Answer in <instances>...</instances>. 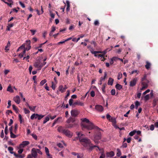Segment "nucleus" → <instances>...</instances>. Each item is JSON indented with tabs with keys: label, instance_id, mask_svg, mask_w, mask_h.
I'll return each instance as SVG.
<instances>
[{
	"label": "nucleus",
	"instance_id": "obj_21",
	"mask_svg": "<svg viewBox=\"0 0 158 158\" xmlns=\"http://www.w3.org/2000/svg\"><path fill=\"white\" fill-rule=\"evenodd\" d=\"M66 2L67 4V8H66V11L67 12H68L70 10V3L69 1L67 0L66 1Z\"/></svg>",
	"mask_w": 158,
	"mask_h": 158
},
{
	"label": "nucleus",
	"instance_id": "obj_19",
	"mask_svg": "<svg viewBox=\"0 0 158 158\" xmlns=\"http://www.w3.org/2000/svg\"><path fill=\"white\" fill-rule=\"evenodd\" d=\"M75 121V118L72 117L69 118L67 120V123H73Z\"/></svg>",
	"mask_w": 158,
	"mask_h": 158
},
{
	"label": "nucleus",
	"instance_id": "obj_60",
	"mask_svg": "<svg viewBox=\"0 0 158 158\" xmlns=\"http://www.w3.org/2000/svg\"><path fill=\"white\" fill-rule=\"evenodd\" d=\"M30 31L32 33V35H34L36 32V30L31 29L30 30Z\"/></svg>",
	"mask_w": 158,
	"mask_h": 158
},
{
	"label": "nucleus",
	"instance_id": "obj_57",
	"mask_svg": "<svg viewBox=\"0 0 158 158\" xmlns=\"http://www.w3.org/2000/svg\"><path fill=\"white\" fill-rule=\"evenodd\" d=\"M26 43L27 46H28V45H30L31 41L30 40H26Z\"/></svg>",
	"mask_w": 158,
	"mask_h": 158
},
{
	"label": "nucleus",
	"instance_id": "obj_15",
	"mask_svg": "<svg viewBox=\"0 0 158 158\" xmlns=\"http://www.w3.org/2000/svg\"><path fill=\"white\" fill-rule=\"evenodd\" d=\"M107 73L106 72H105L104 73V77H101L100 78V80L98 82V84L100 85H102V81L103 80H104L105 78L107 76Z\"/></svg>",
	"mask_w": 158,
	"mask_h": 158
},
{
	"label": "nucleus",
	"instance_id": "obj_30",
	"mask_svg": "<svg viewBox=\"0 0 158 158\" xmlns=\"http://www.w3.org/2000/svg\"><path fill=\"white\" fill-rule=\"evenodd\" d=\"M116 151H117V153H116L117 156L118 157L120 156L121 155V153L120 150L118 148H117V149Z\"/></svg>",
	"mask_w": 158,
	"mask_h": 158
},
{
	"label": "nucleus",
	"instance_id": "obj_54",
	"mask_svg": "<svg viewBox=\"0 0 158 158\" xmlns=\"http://www.w3.org/2000/svg\"><path fill=\"white\" fill-rule=\"evenodd\" d=\"M5 135H7L8 133V126L7 125L6 126L5 129Z\"/></svg>",
	"mask_w": 158,
	"mask_h": 158
},
{
	"label": "nucleus",
	"instance_id": "obj_18",
	"mask_svg": "<svg viewBox=\"0 0 158 158\" xmlns=\"http://www.w3.org/2000/svg\"><path fill=\"white\" fill-rule=\"evenodd\" d=\"M114 152L111 151L110 152H107L106 153L107 157H112L114 156Z\"/></svg>",
	"mask_w": 158,
	"mask_h": 158
},
{
	"label": "nucleus",
	"instance_id": "obj_10",
	"mask_svg": "<svg viewBox=\"0 0 158 158\" xmlns=\"http://www.w3.org/2000/svg\"><path fill=\"white\" fill-rule=\"evenodd\" d=\"M137 78H135L133 79V80H131L130 82V86L131 87H133L135 86L137 81Z\"/></svg>",
	"mask_w": 158,
	"mask_h": 158
},
{
	"label": "nucleus",
	"instance_id": "obj_53",
	"mask_svg": "<svg viewBox=\"0 0 158 158\" xmlns=\"http://www.w3.org/2000/svg\"><path fill=\"white\" fill-rule=\"evenodd\" d=\"M52 87L53 89L55 90L56 88V85L55 84H54L53 82H52Z\"/></svg>",
	"mask_w": 158,
	"mask_h": 158
},
{
	"label": "nucleus",
	"instance_id": "obj_48",
	"mask_svg": "<svg viewBox=\"0 0 158 158\" xmlns=\"http://www.w3.org/2000/svg\"><path fill=\"white\" fill-rule=\"evenodd\" d=\"M18 127V125L17 124H15V129L14 130V132L15 133H16V132L17 130Z\"/></svg>",
	"mask_w": 158,
	"mask_h": 158
},
{
	"label": "nucleus",
	"instance_id": "obj_34",
	"mask_svg": "<svg viewBox=\"0 0 158 158\" xmlns=\"http://www.w3.org/2000/svg\"><path fill=\"white\" fill-rule=\"evenodd\" d=\"M67 94L64 98V100L65 101L67 100L68 99L67 97L70 95V91L69 90H68L67 91Z\"/></svg>",
	"mask_w": 158,
	"mask_h": 158
},
{
	"label": "nucleus",
	"instance_id": "obj_52",
	"mask_svg": "<svg viewBox=\"0 0 158 158\" xmlns=\"http://www.w3.org/2000/svg\"><path fill=\"white\" fill-rule=\"evenodd\" d=\"M157 101V100L156 99H155L153 100V105L154 106H155L156 105Z\"/></svg>",
	"mask_w": 158,
	"mask_h": 158
},
{
	"label": "nucleus",
	"instance_id": "obj_2",
	"mask_svg": "<svg viewBox=\"0 0 158 158\" xmlns=\"http://www.w3.org/2000/svg\"><path fill=\"white\" fill-rule=\"evenodd\" d=\"M78 137L79 138V141L81 144L85 148H87L88 145L91 143L90 140L87 138L83 137L84 135L80 133H77Z\"/></svg>",
	"mask_w": 158,
	"mask_h": 158
},
{
	"label": "nucleus",
	"instance_id": "obj_38",
	"mask_svg": "<svg viewBox=\"0 0 158 158\" xmlns=\"http://www.w3.org/2000/svg\"><path fill=\"white\" fill-rule=\"evenodd\" d=\"M10 133V136L11 138H15L17 137V136L15 135L12 132H11Z\"/></svg>",
	"mask_w": 158,
	"mask_h": 158
},
{
	"label": "nucleus",
	"instance_id": "obj_56",
	"mask_svg": "<svg viewBox=\"0 0 158 158\" xmlns=\"http://www.w3.org/2000/svg\"><path fill=\"white\" fill-rule=\"evenodd\" d=\"M139 72V71L137 70H134L132 71L131 73H130L131 74H134V73H136L137 74H138V73Z\"/></svg>",
	"mask_w": 158,
	"mask_h": 158
},
{
	"label": "nucleus",
	"instance_id": "obj_46",
	"mask_svg": "<svg viewBox=\"0 0 158 158\" xmlns=\"http://www.w3.org/2000/svg\"><path fill=\"white\" fill-rule=\"evenodd\" d=\"M136 131L135 130H134L133 131L129 133V135L131 136H132L136 133Z\"/></svg>",
	"mask_w": 158,
	"mask_h": 158
},
{
	"label": "nucleus",
	"instance_id": "obj_58",
	"mask_svg": "<svg viewBox=\"0 0 158 158\" xmlns=\"http://www.w3.org/2000/svg\"><path fill=\"white\" fill-rule=\"evenodd\" d=\"M90 95L92 97H94L95 95V92L94 91H92L90 92Z\"/></svg>",
	"mask_w": 158,
	"mask_h": 158
},
{
	"label": "nucleus",
	"instance_id": "obj_28",
	"mask_svg": "<svg viewBox=\"0 0 158 158\" xmlns=\"http://www.w3.org/2000/svg\"><path fill=\"white\" fill-rule=\"evenodd\" d=\"M7 90L8 91H9L10 92H13V90L12 89L11 87V85H9L7 87Z\"/></svg>",
	"mask_w": 158,
	"mask_h": 158
},
{
	"label": "nucleus",
	"instance_id": "obj_9",
	"mask_svg": "<svg viewBox=\"0 0 158 158\" xmlns=\"http://www.w3.org/2000/svg\"><path fill=\"white\" fill-rule=\"evenodd\" d=\"M71 114L72 116L75 117L79 114V111L76 110H73L71 111Z\"/></svg>",
	"mask_w": 158,
	"mask_h": 158
},
{
	"label": "nucleus",
	"instance_id": "obj_41",
	"mask_svg": "<svg viewBox=\"0 0 158 158\" xmlns=\"http://www.w3.org/2000/svg\"><path fill=\"white\" fill-rule=\"evenodd\" d=\"M49 120V118L48 116L46 117L45 118V119L43 121V123H45L47 122Z\"/></svg>",
	"mask_w": 158,
	"mask_h": 158
},
{
	"label": "nucleus",
	"instance_id": "obj_33",
	"mask_svg": "<svg viewBox=\"0 0 158 158\" xmlns=\"http://www.w3.org/2000/svg\"><path fill=\"white\" fill-rule=\"evenodd\" d=\"M36 107V106H29V108L30 110L33 112H35V109Z\"/></svg>",
	"mask_w": 158,
	"mask_h": 158
},
{
	"label": "nucleus",
	"instance_id": "obj_25",
	"mask_svg": "<svg viewBox=\"0 0 158 158\" xmlns=\"http://www.w3.org/2000/svg\"><path fill=\"white\" fill-rule=\"evenodd\" d=\"M14 156L15 157L17 158H23L25 156L24 155H18V154L15 153L14 154Z\"/></svg>",
	"mask_w": 158,
	"mask_h": 158
},
{
	"label": "nucleus",
	"instance_id": "obj_55",
	"mask_svg": "<svg viewBox=\"0 0 158 158\" xmlns=\"http://www.w3.org/2000/svg\"><path fill=\"white\" fill-rule=\"evenodd\" d=\"M115 89H112L111 91V93L112 95H114L115 94Z\"/></svg>",
	"mask_w": 158,
	"mask_h": 158
},
{
	"label": "nucleus",
	"instance_id": "obj_43",
	"mask_svg": "<svg viewBox=\"0 0 158 158\" xmlns=\"http://www.w3.org/2000/svg\"><path fill=\"white\" fill-rule=\"evenodd\" d=\"M122 76L123 75L122 73H119L118 75V79L119 80L122 77Z\"/></svg>",
	"mask_w": 158,
	"mask_h": 158
},
{
	"label": "nucleus",
	"instance_id": "obj_22",
	"mask_svg": "<svg viewBox=\"0 0 158 158\" xmlns=\"http://www.w3.org/2000/svg\"><path fill=\"white\" fill-rule=\"evenodd\" d=\"M8 150L9 151V152L11 154H13L14 155V154L15 153L14 152H13V150H14L13 148L11 147H9L8 148Z\"/></svg>",
	"mask_w": 158,
	"mask_h": 158
},
{
	"label": "nucleus",
	"instance_id": "obj_45",
	"mask_svg": "<svg viewBox=\"0 0 158 158\" xmlns=\"http://www.w3.org/2000/svg\"><path fill=\"white\" fill-rule=\"evenodd\" d=\"M126 140V139L124 138V141L123 142V145L122 146V147L123 148H126L127 147V144L126 143H125V142Z\"/></svg>",
	"mask_w": 158,
	"mask_h": 158
},
{
	"label": "nucleus",
	"instance_id": "obj_23",
	"mask_svg": "<svg viewBox=\"0 0 158 158\" xmlns=\"http://www.w3.org/2000/svg\"><path fill=\"white\" fill-rule=\"evenodd\" d=\"M111 47V48L110 49V48H108L106 49L103 52H101L100 53H103V54L104 55L106 54L107 52L109 51L112 49V48H113V47Z\"/></svg>",
	"mask_w": 158,
	"mask_h": 158
},
{
	"label": "nucleus",
	"instance_id": "obj_39",
	"mask_svg": "<svg viewBox=\"0 0 158 158\" xmlns=\"http://www.w3.org/2000/svg\"><path fill=\"white\" fill-rule=\"evenodd\" d=\"M140 105V103L138 101H136L135 102V108L136 109H137L138 107Z\"/></svg>",
	"mask_w": 158,
	"mask_h": 158
},
{
	"label": "nucleus",
	"instance_id": "obj_26",
	"mask_svg": "<svg viewBox=\"0 0 158 158\" xmlns=\"http://www.w3.org/2000/svg\"><path fill=\"white\" fill-rule=\"evenodd\" d=\"M40 63L39 62H37L35 63L34 64V66L36 68H37L38 69V70H39L40 68Z\"/></svg>",
	"mask_w": 158,
	"mask_h": 158
},
{
	"label": "nucleus",
	"instance_id": "obj_42",
	"mask_svg": "<svg viewBox=\"0 0 158 158\" xmlns=\"http://www.w3.org/2000/svg\"><path fill=\"white\" fill-rule=\"evenodd\" d=\"M106 84H104L102 85V89L103 92H105V89L106 88Z\"/></svg>",
	"mask_w": 158,
	"mask_h": 158
},
{
	"label": "nucleus",
	"instance_id": "obj_64",
	"mask_svg": "<svg viewBox=\"0 0 158 158\" xmlns=\"http://www.w3.org/2000/svg\"><path fill=\"white\" fill-rule=\"evenodd\" d=\"M99 24V23L98 20H95L94 22V24L96 26L98 25Z\"/></svg>",
	"mask_w": 158,
	"mask_h": 158
},
{
	"label": "nucleus",
	"instance_id": "obj_40",
	"mask_svg": "<svg viewBox=\"0 0 158 158\" xmlns=\"http://www.w3.org/2000/svg\"><path fill=\"white\" fill-rule=\"evenodd\" d=\"M13 109L14 110L16 113H18V109L16 107V106L15 105H13L12 106Z\"/></svg>",
	"mask_w": 158,
	"mask_h": 158
},
{
	"label": "nucleus",
	"instance_id": "obj_59",
	"mask_svg": "<svg viewBox=\"0 0 158 158\" xmlns=\"http://www.w3.org/2000/svg\"><path fill=\"white\" fill-rule=\"evenodd\" d=\"M31 135L35 140H36L37 139V137L36 135L32 134Z\"/></svg>",
	"mask_w": 158,
	"mask_h": 158
},
{
	"label": "nucleus",
	"instance_id": "obj_20",
	"mask_svg": "<svg viewBox=\"0 0 158 158\" xmlns=\"http://www.w3.org/2000/svg\"><path fill=\"white\" fill-rule=\"evenodd\" d=\"M114 81V79L113 78L111 77L109 78L108 81V85H113Z\"/></svg>",
	"mask_w": 158,
	"mask_h": 158
},
{
	"label": "nucleus",
	"instance_id": "obj_36",
	"mask_svg": "<svg viewBox=\"0 0 158 158\" xmlns=\"http://www.w3.org/2000/svg\"><path fill=\"white\" fill-rule=\"evenodd\" d=\"M116 59V57H114L111 59L110 61V64H112L114 63V60H115Z\"/></svg>",
	"mask_w": 158,
	"mask_h": 158
},
{
	"label": "nucleus",
	"instance_id": "obj_5",
	"mask_svg": "<svg viewBox=\"0 0 158 158\" xmlns=\"http://www.w3.org/2000/svg\"><path fill=\"white\" fill-rule=\"evenodd\" d=\"M102 134L101 132L97 131L94 135V140L96 143H98V140L101 138Z\"/></svg>",
	"mask_w": 158,
	"mask_h": 158
},
{
	"label": "nucleus",
	"instance_id": "obj_51",
	"mask_svg": "<svg viewBox=\"0 0 158 158\" xmlns=\"http://www.w3.org/2000/svg\"><path fill=\"white\" fill-rule=\"evenodd\" d=\"M23 110L25 114H28L30 112V111L26 108H24Z\"/></svg>",
	"mask_w": 158,
	"mask_h": 158
},
{
	"label": "nucleus",
	"instance_id": "obj_37",
	"mask_svg": "<svg viewBox=\"0 0 158 158\" xmlns=\"http://www.w3.org/2000/svg\"><path fill=\"white\" fill-rule=\"evenodd\" d=\"M73 100L72 98H71L69 100V104L70 106H73Z\"/></svg>",
	"mask_w": 158,
	"mask_h": 158
},
{
	"label": "nucleus",
	"instance_id": "obj_35",
	"mask_svg": "<svg viewBox=\"0 0 158 158\" xmlns=\"http://www.w3.org/2000/svg\"><path fill=\"white\" fill-rule=\"evenodd\" d=\"M45 149L46 155H47V156H49L50 155L49 153V151L48 148L47 147H45Z\"/></svg>",
	"mask_w": 158,
	"mask_h": 158
},
{
	"label": "nucleus",
	"instance_id": "obj_1",
	"mask_svg": "<svg viewBox=\"0 0 158 158\" xmlns=\"http://www.w3.org/2000/svg\"><path fill=\"white\" fill-rule=\"evenodd\" d=\"M81 120L82 122L81 125L83 130L85 129L91 130L94 128H98L97 127H95L92 123L90 122L89 120L86 118H81Z\"/></svg>",
	"mask_w": 158,
	"mask_h": 158
},
{
	"label": "nucleus",
	"instance_id": "obj_31",
	"mask_svg": "<svg viewBox=\"0 0 158 158\" xmlns=\"http://www.w3.org/2000/svg\"><path fill=\"white\" fill-rule=\"evenodd\" d=\"M58 89L60 91L61 93H63L64 92V90L63 89V85H60Z\"/></svg>",
	"mask_w": 158,
	"mask_h": 158
},
{
	"label": "nucleus",
	"instance_id": "obj_4",
	"mask_svg": "<svg viewBox=\"0 0 158 158\" xmlns=\"http://www.w3.org/2000/svg\"><path fill=\"white\" fill-rule=\"evenodd\" d=\"M58 131L61 133H62L66 136L71 137L72 136V133L68 130L64 129L62 127H59L57 129Z\"/></svg>",
	"mask_w": 158,
	"mask_h": 158
},
{
	"label": "nucleus",
	"instance_id": "obj_44",
	"mask_svg": "<svg viewBox=\"0 0 158 158\" xmlns=\"http://www.w3.org/2000/svg\"><path fill=\"white\" fill-rule=\"evenodd\" d=\"M149 95L147 94L145 95L144 97V99L145 101H147L149 99Z\"/></svg>",
	"mask_w": 158,
	"mask_h": 158
},
{
	"label": "nucleus",
	"instance_id": "obj_49",
	"mask_svg": "<svg viewBox=\"0 0 158 158\" xmlns=\"http://www.w3.org/2000/svg\"><path fill=\"white\" fill-rule=\"evenodd\" d=\"M25 48V45L23 44L17 50V51L18 52L20 49H23V48Z\"/></svg>",
	"mask_w": 158,
	"mask_h": 158
},
{
	"label": "nucleus",
	"instance_id": "obj_27",
	"mask_svg": "<svg viewBox=\"0 0 158 158\" xmlns=\"http://www.w3.org/2000/svg\"><path fill=\"white\" fill-rule=\"evenodd\" d=\"M91 52V53L93 54H94V56L96 57H97L98 56V55L96 54L97 53H101V51H93L90 50Z\"/></svg>",
	"mask_w": 158,
	"mask_h": 158
},
{
	"label": "nucleus",
	"instance_id": "obj_12",
	"mask_svg": "<svg viewBox=\"0 0 158 158\" xmlns=\"http://www.w3.org/2000/svg\"><path fill=\"white\" fill-rule=\"evenodd\" d=\"M95 109L98 112H101L103 110V108L102 106L97 105L95 106Z\"/></svg>",
	"mask_w": 158,
	"mask_h": 158
},
{
	"label": "nucleus",
	"instance_id": "obj_29",
	"mask_svg": "<svg viewBox=\"0 0 158 158\" xmlns=\"http://www.w3.org/2000/svg\"><path fill=\"white\" fill-rule=\"evenodd\" d=\"M115 88L118 90H120L122 88V86L121 85L117 84L115 85Z\"/></svg>",
	"mask_w": 158,
	"mask_h": 158
},
{
	"label": "nucleus",
	"instance_id": "obj_6",
	"mask_svg": "<svg viewBox=\"0 0 158 158\" xmlns=\"http://www.w3.org/2000/svg\"><path fill=\"white\" fill-rule=\"evenodd\" d=\"M44 117V115L34 113L31 115L30 117V118L32 120L34 118H35V119L37 118L38 120H40L43 118Z\"/></svg>",
	"mask_w": 158,
	"mask_h": 158
},
{
	"label": "nucleus",
	"instance_id": "obj_47",
	"mask_svg": "<svg viewBox=\"0 0 158 158\" xmlns=\"http://www.w3.org/2000/svg\"><path fill=\"white\" fill-rule=\"evenodd\" d=\"M47 82V80L46 79H44L42 80L40 83V84L41 85H43L45 83H46Z\"/></svg>",
	"mask_w": 158,
	"mask_h": 158
},
{
	"label": "nucleus",
	"instance_id": "obj_3",
	"mask_svg": "<svg viewBox=\"0 0 158 158\" xmlns=\"http://www.w3.org/2000/svg\"><path fill=\"white\" fill-rule=\"evenodd\" d=\"M147 74H145L141 79V83L143 85L141 90H143L148 87V84L149 82V80L147 78Z\"/></svg>",
	"mask_w": 158,
	"mask_h": 158
},
{
	"label": "nucleus",
	"instance_id": "obj_7",
	"mask_svg": "<svg viewBox=\"0 0 158 158\" xmlns=\"http://www.w3.org/2000/svg\"><path fill=\"white\" fill-rule=\"evenodd\" d=\"M44 117V115L34 113L31 115L30 117V118L32 120L34 118H35V119L37 118L38 120H40L43 118Z\"/></svg>",
	"mask_w": 158,
	"mask_h": 158
},
{
	"label": "nucleus",
	"instance_id": "obj_8",
	"mask_svg": "<svg viewBox=\"0 0 158 158\" xmlns=\"http://www.w3.org/2000/svg\"><path fill=\"white\" fill-rule=\"evenodd\" d=\"M37 149L33 148H32L31 150L32 156L35 158H36L37 156Z\"/></svg>",
	"mask_w": 158,
	"mask_h": 158
},
{
	"label": "nucleus",
	"instance_id": "obj_17",
	"mask_svg": "<svg viewBox=\"0 0 158 158\" xmlns=\"http://www.w3.org/2000/svg\"><path fill=\"white\" fill-rule=\"evenodd\" d=\"M29 144L30 142L28 141H23L22 143L20 144V146L21 147H24Z\"/></svg>",
	"mask_w": 158,
	"mask_h": 158
},
{
	"label": "nucleus",
	"instance_id": "obj_11",
	"mask_svg": "<svg viewBox=\"0 0 158 158\" xmlns=\"http://www.w3.org/2000/svg\"><path fill=\"white\" fill-rule=\"evenodd\" d=\"M88 147H89V148H88V149L90 151H92L94 148L95 147L98 148L100 150L98 146L94 145L91 143L88 145Z\"/></svg>",
	"mask_w": 158,
	"mask_h": 158
},
{
	"label": "nucleus",
	"instance_id": "obj_61",
	"mask_svg": "<svg viewBox=\"0 0 158 158\" xmlns=\"http://www.w3.org/2000/svg\"><path fill=\"white\" fill-rule=\"evenodd\" d=\"M56 30L55 27L54 26H52V27L51 32H53Z\"/></svg>",
	"mask_w": 158,
	"mask_h": 158
},
{
	"label": "nucleus",
	"instance_id": "obj_50",
	"mask_svg": "<svg viewBox=\"0 0 158 158\" xmlns=\"http://www.w3.org/2000/svg\"><path fill=\"white\" fill-rule=\"evenodd\" d=\"M111 121L113 124H115L116 123V121L115 118H111Z\"/></svg>",
	"mask_w": 158,
	"mask_h": 158
},
{
	"label": "nucleus",
	"instance_id": "obj_13",
	"mask_svg": "<svg viewBox=\"0 0 158 158\" xmlns=\"http://www.w3.org/2000/svg\"><path fill=\"white\" fill-rule=\"evenodd\" d=\"M151 65L152 64L149 61H146V64L145 65V66L146 69L147 70H149L151 67Z\"/></svg>",
	"mask_w": 158,
	"mask_h": 158
},
{
	"label": "nucleus",
	"instance_id": "obj_63",
	"mask_svg": "<svg viewBox=\"0 0 158 158\" xmlns=\"http://www.w3.org/2000/svg\"><path fill=\"white\" fill-rule=\"evenodd\" d=\"M154 127L153 124L151 125L150 126V129L151 131H153L154 130Z\"/></svg>",
	"mask_w": 158,
	"mask_h": 158
},
{
	"label": "nucleus",
	"instance_id": "obj_16",
	"mask_svg": "<svg viewBox=\"0 0 158 158\" xmlns=\"http://www.w3.org/2000/svg\"><path fill=\"white\" fill-rule=\"evenodd\" d=\"M14 101L17 104H19L20 101V97L18 96H16L13 98Z\"/></svg>",
	"mask_w": 158,
	"mask_h": 158
},
{
	"label": "nucleus",
	"instance_id": "obj_14",
	"mask_svg": "<svg viewBox=\"0 0 158 158\" xmlns=\"http://www.w3.org/2000/svg\"><path fill=\"white\" fill-rule=\"evenodd\" d=\"M84 105V103L80 101H76L73 103V106L75 107L76 105L83 106Z\"/></svg>",
	"mask_w": 158,
	"mask_h": 158
},
{
	"label": "nucleus",
	"instance_id": "obj_24",
	"mask_svg": "<svg viewBox=\"0 0 158 158\" xmlns=\"http://www.w3.org/2000/svg\"><path fill=\"white\" fill-rule=\"evenodd\" d=\"M10 46V43L9 41H8V43H7L6 46L5 48V50L6 52L9 50V47Z\"/></svg>",
	"mask_w": 158,
	"mask_h": 158
},
{
	"label": "nucleus",
	"instance_id": "obj_32",
	"mask_svg": "<svg viewBox=\"0 0 158 158\" xmlns=\"http://www.w3.org/2000/svg\"><path fill=\"white\" fill-rule=\"evenodd\" d=\"M61 118H62L61 117H60L58 118L57 119H55L54 120V122L52 123V127H53L54 126V125L57 123V122L58 121V120L59 119H61Z\"/></svg>",
	"mask_w": 158,
	"mask_h": 158
},
{
	"label": "nucleus",
	"instance_id": "obj_62",
	"mask_svg": "<svg viewBox=\"0 0 158 158\" xmlns=\"http://www.w3.org/2000/svg\"><path fill=\"white\" fill-rule=\"evenodd\" d=\"M19 3L20 5L22 6V7L23 8H24L25 7V6L24 3H23L21 2H19Z\"/></svg>",
	"mask_w": 158,
	"mask_h": 158
}]
</instances>
